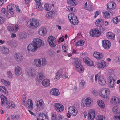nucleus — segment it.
Masks as SVG:
<instances>
[{"instance_id":"8fccbe9b","label":"nucleus","mask_w":120,"mask_h":120,"mask_svg":"<svg viewBox=\"0 0 120 120\" xmlns=\"http://www.w3.org/2000/svg\"><path fill=\"white\" fill-rule=\"evenodd\" d=\"M2 12L5 16L7 17L8 16V13L6 10L4 8H3L2 10Z\"/></svg>"},{"instance_id":"680f3d73","label":"nucleus","mask_w":120,"mask_h":120,"mask_svg":"<svg viewBox=\"0 0 120 120\" xmlns=\"http://www.w3.org/2000/svg\"><path fill=\"white\" fill-rule=\"evenodd\" d=\"M63 74V70L62 69H59L56 73V75H61Z\"/></svg>"},{"instance_id":"423d86ee","label":"nucleus","mask_w":120,"mask_h":120,"mask_svg":"<svg viewBox=\"0 0 120 120\" xmlns=\"http://www.w3.org/2000/svg\"><path fill=\"white\" fill-rule=\"evenodd\" d=\"M110 93L109 90L108 89H101L99 92V94L102 97L106 98Z\"/></svg>"},{"instance_id":"2f4dec72","label":"nucleus","mask_w":120,"mask_h":120,"mask_svg":"<svg viewBox=\"0 0 120 120\" xmlns=\"http://www.w3.org/2000/svg\"><path fill=\"white\" fill-rule=\"evenodd\" d=\"M1 104L2 105H4L7 102V98L3 95H1L0 96Z\"/></svg>"},{"instance_id":"b1692460","label":"nucleus","mask_w":120,"mask_h":120,"mask_svg":"<svg viewBox=\"0 0 120 120\" xmlns=\"http://www.w3.org/2000/svg\"><path fill=\"white\" fill-rule=\"evenodd\" d=\"M104 21L103 19H99L97 20L95 22V24L96 26L98 27L102 26L104 23Z\"/></svg>"},{"instance_id":"1a4fd4ad","label":"nucleus","mask_w":120,"mask_h":120,"mask_svg":"<svg viewBox=\"0 0 120 120\" xmlns=\"http://www.w3.org/2000/svg\"><path fill=\"white\" fill-rule=\"evenodd\" d=\"M14 58L17 61L21 62L23 60V55L20 53H15L14 55Z\"/></svg>"},{"instance_id":"c03bdc74","label":"nucleus","mask_w":120,"mask_h":120,"mask_svg":"<svg viewBox=\"0 0 120 120\" xmlns=\"http://www.w3.org/2000/svg\"><path fill=\"white\" fill-rule=\"evenodd\" d=\"M118 105H116L114 106L112 109V111L115 114H118V112H117L118 109Z\"/></svg>"},{"instance_id":"6ab92c4d","label":"nucleus","mask_w":120,"mask_h":120,"mask_svg":"<svg viewBox=\"0 0 120 120\" xmlns=\"http://www.w3.org/2000/svg\"><path fill=\"white\" fill-rule=\"evenodd\" d=\"M116 4L113 2H109L107 4V9L109 10H113L116 7Z\"/></svg>"},{"instance_id":"09e8293b","label":"nucleus","mask_w":120,"mask_h":120,"mask_svg":"<svg viewBox=\"0 0 120 120\" xmlns=\"http://www.w3.org/2000/svg\"><path fill=\"white\" fill-rule=\"evenodd\" d=\"M0 89L6 94L7 95L8 94L7 90L6 89V88L4 86H0Z\"/></svg>"},{"instance_id":"aec40b11","label":"nucleus","mask_w":120,"mask_h":120,"mask_svg":"<svg viewBox=\"0 0 120 120\" xmlns=\"http://www.w3.org/2000/svg\"><path fill=\"white\" fill-rule=\"evenodd\" d=\"M44 102L42 100H40L38 101L36 103L37 108L39 110H42L44 108Z\"/></svg>"},{"instance_id":"20e7f679","label":"nucleus","mask_w":120,"mask_h":120,"mask_svg":"<svg viewBox=\"0 0 120 120\" xmlns=\"http://www.w3.org/2000/svg\"><path fill=\"white\" fill-rule=\"evenodd\" d=\"M47 41L49 45L51 47H55L56 46V39L54 36H49L47 38Z\"/></svg>"},{"instance_id":"58836bf2","label":"nucleus","mask_w":120,"mask_h":120,"mask_svg":"<svg viewBox=\"0 0 120 120\" xmlns=\"http://www.w3.org/2000/svg\"><path fill=\"white\" fill-rule=\"evenodd\" d=\"M84 43V41L83 40H81L76 43V46H83Z\"/></svg>"},{"instance_id":"a211bd4d","label":"nucleus","mask_w":120,"mask_h":120,"mask_svg":"<svg viewBox=\"0 0 120 120\" xmlns=\"http://www.w3.org/2000/svg\"><path fill=\"white\" fill-rule=\"evenodd\" d=\"M93 56L95 58L98 60L102 59L104 56L103 54L97 52H94Z\"/></svg>"},{"instance_id":"f3484780","label":"nucleus","mask_w":120,"mask_h":120,"mask_svg":"<svg viewBox=\"0 0 120 120\" xmlns=\"http://www.w3.org/2000/svg\"><path fill=\"white\" fill-rule=\"evenodd\" d=\"M95 116V111L92 109H90L88 113V118L90 120H93Z\"/></svg>"},{"instance_id":"9d476101","label":"nucleus","mask_w":120,"mask_h":120,"mask_svg":"<svg viewBox=\"0 0 120 120\" xmlns=\"http://www.w3.org/2000/svg\"><path fill=\"white\" fill-rule=\"evenodd\" d=\"M102 45L105 49L108 50L110 48L111 44L109 40H104L102 41Z\"/></svg>"},{"instance_id":"c756f323","label":"nucleus","mask_w":120,"mask_h":120,"mask_svg":"<svg viewBox=\"0 0 120 120\" xmlns=\"http://www.w3.org/2000/svg\"><path fill=\"white\" fill-rule=\"evenodd\" d=\"M106 37L108 39L111 40H113L115 38V35L112 32H109L106 33Z\"/></svg>"},{"instance_id":"a19ab883","label":"nucleus","mask_w":120,"mask_h":120,"mask_svg":"<svg viewBox=\"0 0 120 120\" xmlns=\"http://www.w3.org/2000/svg\"><path fill=\"white\" fill-rule=\"evenodd\" d=\"M51 5L48 4H46L44 5V8L45 10L47 11H49L51 9Z\"/></svg>"},{"instance_id":"37998d69","label":"nucleus","mask_w":120,"mask_h":120,"mask_svg":"<svg viewBox=\"0 0 120 120\" xmlns=\"http://www.w3.org/2000/svg\"><path fill=\"white\" fill-rule=\"evenodd\" d=\"M53 18L56 17L57 15V12L55 10H52L50 11Z\"/></svg>"},{"instance_id":"f8f14e48","label":"nucleus","mask_w":120,"mask_h":120,"mask_svg":"<svg viewBox=\"0 0 120 120\" xmlns=\"http://www.w3.org/2000/svg\"><path fill=\"white\" fill-rule=\"evenodd\" d=\"M68 111L73 116H75L78 113V111L76 108L73 106L69 107L68 110Z\"/></svg>"},{"instance_id":"79ce46f5","label":"nucleus","mask_w":120,"mask_h":120,"mask_svg":"<svg viewBox=\"0 0 120 120\" xmlns=\"http://www.w3.org/2000/svg\"><path fill=\"white\" fill-rule=\"evenodd\" d=\"M43 78V75H37L36 79L37 82H41Z\"/></svg>"},{"instance_id":"603ef678","label":"nucleus","mask_w":120,"mask_h":120,"mask_svg":"<svg viewBox=\"0 0 120 120\" xmlns=\"http://www.w3.org/2000/svg\"><path fill=\"white\" fill-rule=\"evenodd\" d=\"M105 116L103 115H98L96 118L97 120H105Z\"/></svg>"},{"instance_id":"de8ad7c7","label":"nucleus","mask_w":120,"mask_h":120,"mask_svg":"<svg viewBox=\"0 0 120 120\" xmlns=\"http://www.w3.org/2000/svg\"><path fill=\"white\" fill-rule=\"evenodd\" d=\"M107 81L108 82H115L114 78L111 75L108 77Z\"/></svg>"},{"instance_id":"052dcab7","label":"nucleus","mask_w":120,"mask_h":120,"mask_svg":"<svg viewBox=\"0 0 120 120\" xmlns=\"http://www.w3.org/2000/svg\"><path fill=\"white\" fill-rule=\"evenodd\" d=\"M100 31H101V34L105 30V28L104 27L102 26H100Z\"/></svg>"},{"instance_id":"dca6fc26","label":"nucleus","mask_w":120,"mask_h":120,"mask_svg":"<svg viewBox=\"0 0 120 120\" xmlns=\"http://www.w3.org/2000/svg\"><path fill=\"white\" fill-rule=\"evenodd\" d=\"M75 68L77 71L80 73H83L84 71L83 66L79 63L76 64L75 65Z\"/></svg>"},{"instance_id":"5701e85b","label":"nucleus","mask_w":120,"mask_h":120,"mask_svg":"<svg viewBox=\"0 0 120 120\" xmlns=\"http://www.w3.org/2000/svg\"><path fill=\"white\" fill-rule=\"evenodd\" d=\"M14 72L15 74L17 75H20L22 73V70L21 68L19 66H17L15 69Z\"/></svg>"},{"instance_id":"39448f33","label":"nucleus","mask_w":120,"mask_h":120,"mask_svg":"<svg viewBox=\"0 0 120 120\" xmlns=\"http://www.w3.org/2000/svg\"><path fill=\"white\" fill-rule=\"evenodd\" d=\"M89 34L92 37H99L101 35V31L98 29L94 28L90 30Z\"/></svg>"},{"instance_id":"e433bc0d","label":"nucleus","mask_w":120,"mask_h":120,"mask_svg":"<svg viewBox=\"0 0 120 120\" xmlns=\"http://www.w3.org/2000/svg\"><path fill=\"white\" fill-rule=\"evenodd\" d=\"M107 71L109 74L110 75H116L117 74V72L116 70L112 69H108Z\"/></svg>"},{"instance_id":"cd10ccee","label":"nucleus","mask_w":120,"mask_h":120,"mask_svg":"<svg viewBox=\"0 0 120 120\" xmlns=\"http://www.w3.org/2000/svg\"><path fill=\"white\" fill-rule=\"evenodd\" d=\"M50 93L51 94L55 96H58L60 94L59 90L56 88L52 89L50 91Z\"/></svg>"},{"instance_id":"69168bd1","label":"nucleus","mask_w":120,"mask_h":120,"mask_svg":"<svg viewBox=\"0 0 120 120\" xmlns=\"http://www.w3.org/2000/svg\"><path fill=\"white\" fill-rule=\"evenodd\" d=\"M119 114L120 115L119 116H115L113 120H120V113Z\"/></svg>"},{"instance_id":"6e6d98bb","label":"nucleus","mask_w":120,"mask_h":120,"mask_svg":"<svg viewBox=\"0 0 120 120\" xmlns=\"http://www.w3.org/2000/svg\"><path fill=\"white\" fill-rule=\"evenodd\" d=\"M110 15V13L109 12L106 11L103 12V14L104 17L107 18H108Z\"/></svg>"},{"instance_id":"6e6552de","label":"nucleus","mask_w":120,"mask_h":120,"mask_svg":"<svg viewBox=\"0 0 120 120\" xmlns=\"http://www.w3.org/2000/svg\"><path fill=\"white\" fill-rule=\"evenodd\" d=\"M83 61L84 63L88 66H92L94 65L93 61L89 57H84L83 58Z\"/></svg>"},{"instance_id":"864d4df0","label":"nucleus","mask_w":120,"mask_h":120,"mask_svg":"<svg viewBox=\"0 0 120 120\" xmlns=\"http://www.w3.org/2000/svg\"><path fill=\"white\" fill-rule=\"evenodd\" d=\"M36 7L37 10L39 11H42L43 10V8L41 5H36Z\"/></svg>"},{"instance_id":"774afa93","label":"nucleus","mask_w":120,"mask_h":120,"mask_svg":"<svg viewBox=\"0 0 120 120\" xmlns=\"http://www.w3.org/2000/svg\"><path fill=\"white\" fill-rule=\"evenodd\" d=\"M60 104L58 103H56L55 104V105L54 106V107L55 109L57 111V110L58 109L59 107L60 106Z\"/></svg>"},{"instance_id":"49530a36","label":"nucleus","mask_w":120,"mask_h":120,"mask_svg":"<svg viewBox=\"0 0 120 120\" xmlns=\"http://www.w3.org/2000/svg\"><path fill=\"white\" fill-rule=\"evenodd\" d=\"M1 81L3 83L7 86H8L10 85L9 82V81L5 80L4 79H1Z\"/></svg>"},{"instance_id":"393cba45","label":"nucleus","mask_w":120,"mask_h":120,"mask_svg":"<svg viewBox=\"0 0 120 120\" xmlns=\"http://www.w3.org/2000/svg\"><path fill=\"white\" fill-rule=\"evenodd\" d=\"M41 67H43L46 65L47 63V60L44 58L39 59Z\"/></svg>"},{"instance_id":"72a5a7b5","label":"nucleus","mask_w":120,"mask_h":120,"mask_svg":"<svg viewBox=\"0 0 120 120\" xmlns=\"http://www.w3.org/2000/svg\"><path fill=\"white\" fill-rule=\"evenodd\" d=\"M67 2L69 5L73 6H75L77 4L76 0H67Z\"/></svg>"},{"instance_id":"7ed1b4c3","label":"nucleus","mask_w":120,"mask_h":120,"mask_svg":"<svg viewBox=\"0 0 120 120\" xmlns=\"http://www.w3.org/2000/svg\"><path fill=\"white\" fill-rule=\"evenodd\" d=\"M68 18L70 23L74 25L78 24L79 21L77 17L74 14L71 13L68 15Z\"/></svg>"},{"instance_id":"f704fd0d","label":"nucleus","mask_w":120,"mask_h":120,"mask_svg":"<svg viewBox=\"0 0 120 120\" xmlns=\"http://www.w3.org/2000/svg\"><path fill=\"white\" fill-rule=\"evenodd\" d=\"M113 22L115 24H118L120 21V16L116 17L112 19Z\"/></svg>"},{"instance_id":"5fc2aeb1","label":"nucleus","mask_w":120,"mask_h":120,"mask_svg":"<svg viewBox=\"0 0 120 120\" xmlns=\"http://www.w3.org/2000/svg\"><path fill=\"white\" fill-rule=\"evenodd\" d=\"M115 83L116 82H108V86L109 87L112 88L114 87Z\"/></svg>"},{"instance_id":"a18cd8bd","label":"nucleus","mask_w":120,"mask_h":120,"mask_svg":"<svg viewBox=\"0 0 120 120\" xmlns=\"http://www.w3.org/2000/svg\"><path fill=\"white\" fill-rule=\"evenodd\" d=\"M45 17L48 19H51L54 18L50 11L46 13Z\"/></svg>"},{"instance_id":"473e14b6","label":"nucleus","mask_w":120,"mask_h":120,"mask_svg":"<svg viewBox=\"0 0 120 120\" xmlns=\"http://www.w3.org/2000/svg\"><path fill=\"white\" fill-rule=\"evenodd\" d=\"M90 3H87V2L85 3L84 8L85 9L88 10H91L92 9V7L91 4H90Z\"/></svg>"},{"instance_id":"4d7b16f0","label":"nucleus","mask_w":120,"mask_h":120,"mask_svg":"<svg viewBox=\"0 0 120 120\" xmlns=\"http://www.w3.org/2000/svg\"><path fill=\"white\" fill-rule=\"evenodd\" d=\"M86 82L83 80H81L80 83V87L82 88L83 89L85 87V86Z\"/></svg>"},{"instance_id":"7c9ffc66","label":"nucleus","mask_w":120,"mask_h":120,"mask_svg":"<svg viewBox=\"0 0 120 120\" xmlns=\"http://www.w3.org/2000/svg\"><path fill=\"white\" fill-rule=\"evenodd\" d=\"M33 65L37 68L41 67L39 59H35L33 61Z\"/></svg>"},{"instance_id":"4468645a","label":"nucleus","mask_w":120,"mask_h":120,"mask_svg":"<svg viewBox=\"0 0 120 120\" xmlns=\"http://www.w3.org/2000/svg\"><path fill=\"white\" fill-rule=\"evenodd\" d=\"M38 70L33 68H30L27 69L26 71V74L35 75H37L38 73Z\"/></svg>"},{"instance_id":"412c9836","label":"nucleus","mask_w":120,"mask_h":120,"mask_svg":"<svg viewBox=\"0 0 120 120\" xmlns=\"http://www.w3.org/2000/svg\"><path fill=\"white\" fill-rule=\"evenodd\" d=\"M110 102L113 104L118 105L120 102L119 98L118 97L113 96L111 99Z\"/></svg>"},{"instance_id":"0e129e2a","label":"nucleus","mask_w":120,"mask_h":120,"mask_svg":"<svg viewBox=\"0 0 120 120\" xmlns=\"http://www.w3.org/2000/svg\"><path fill=\"white\" fill-rule=\"evenodd\" d=\"M8 29L9 31H15V28L14 27L9 26L8 28Z\"/></svg>"},{"instance_id":"ea45409f","label":"nucleus","mask_w":120,"mask_h":120,"mask_svg":"<svg viewBox=\"0 0 120 120\" xmlns=\"http://www.w3.org/2000/svg\"><path fill=\"white\" fill-rule=\"evenodd\" d=\"M19 37L21 39H25L27 37V34L25 32H24L21 33L19 34Z\"/></svg>"},{"instance_id":"f257e3e1","label":"nucleus","mask_w":120,"mask_h":120,"mask_svg":"<svg viewBox=\"0 0 120 120\" xmlns=\"http://www.w3.org/2000/svg\"><path fill=\"white\" fill-rule=\"evenodd\" d=\"M43 44V41L39 37L34 38L31 43L27 46V49L29 52H35Z\"/></svg>"},{"instance_id":"0eeeda50","label":"nucleus","mask_w":120,"mask_h":120,"mask_svg":"<svg viewBox=\"0 0 120 120\" xmlns=\"http://www.w3.org/2000/svg\"><path fill=\"white\" fill-rule=\"evenodd\" d=\"M98 79L99 83L100 85H103L105 84L106 82V80L103 76L101 75H95V81H96Z\"/></svg>"},{"instance_id":"bb28decb","label":"nucleus","mask_w":120,"mask_h":120,"mask_svg":"<svg viewBox=\"0 0 120 120\" xmlns=\"http://www.w3.org/2000/svg\"><path fill=\"white\" fill-rule=\"evenodd\" d=\"M91 98L90 97H87L86 98L85 100V104H84L83 106H86L89 107L91 106Z\"/></svg>"},{"instance_id":"4c0bfd02","label":"nucleus","mask_w":120,"mask_h":120,"mask_svg":"<svg viewBox=\"0 0 120 120\" xmlns=\"http://www.w3.org/2000/svg\"><path fill=\"white\" fill-rule=\"evenodd\" d=\"M28 108L30 110H32L33 108V104L32 101L31 99H28Z\"/></svg>"},{"instance_id":"4be33fe9","label":"nucleus","mask_w":120,"mask_h":120,"mask_svg":"<svg viewBox=\"0 0 120 120\" xmlns=\"http://www.w3.org/2000/svg\"><path fill=\"white\" fill-rule=\"evenodd\" d=\"M4 105L8 109H12L15 108V106L13 102L11 101H10L9 102L7 101V102L6 104H5Z\"/></svg>"},{"instance_id":"13d9d810","label":"nucleus","mask_w":120,"mask_h":120,"mask_svg":"<svg viewBox=\"0 0 120 120\" xmlns=\"http://www.w3.org/2000/svg\"><path fill=\"white\" fill-rule=\"evenodd\" d=\"M64 107L63 106L60 104V106L59 107L58 109L57 110L58 112H60L63 111L64 109Z\"/></svg>"},{"instance_id":"c9c22d12","label":"nucleus","mask_w":120,"mask_h":120,"mask_svg":"<svg viewBox=\"0 0 120 120\" xmlns=\"http://www.w3.org/2000/svg\"><path fill=\"white\" fill-rule=\"evenodd\" d=\"M66 11L69 12H74L75 11V9L74 7L69 6L67 7Z\"/></svg>"},{"instance_id":"a878e982","label":"nucleus","mask_w":120,"mask_h":120,"mask_svg":"<svg viewBox=\"0 0 120 120\" xmlns=\"http://www.w3.org/2000/svg\"><path fill=\"white\" fill-rule=\"evenodd\" d=\"M0 52L4 54H7L9 52V49L5 46H3L0 47Z\"/></svg>"},{"instance_id":"e2e57ef3","label":"nucleus","mask_w":120,"mask_h":120,"mask_svg":"<svg viewBox=\"0 0 120 120\" xmlns=\"http://www.w3.org/2000/svg\"><path fill=\"white\" fill-rule=\"evenodd\" d=\"M116 62L118 63H120V56H117L115 58Z\"/></svg>"},{"instance_id":"338daca9","label":"nucleus","mask_w":120,"mask_h":120,"mask_svg":"<svg viewBox=\"0 0 120 120\" xmlns=\"http://www.w3.org/2000/svg\"><path fill=\"white\" fill-rule=\"evenodd\" d=\"M35 0L36 2V5H41V0Z\"/></svg>"},{"instance_id":"c85d7f7f","label":"nucleus","mask_w":120,"mask_h":120,"mask_svg":"<svg viewBox=\"0 0 120 120\" xmlns=\"http://www.w3.org/2000/svg\"><path fill=\"white\" fill-rule=\"evenodd\" d=\"M50 80L47 79H45L43 80L42 82L43 85L45 87H47L50 85Z\"/></svg>"},{"instance_id":"3c124183","label":"nucleus","mask_w":120,"mask_h":120,"mask_svg":"<svg viewBox=\"0 0 120 120\" xmlns=\"http://www.w3.org/2000/svg\"><path fill=\"white\" fill-rule=\"evenodd\" d=\"M98 105L102 109L104 108V104L103 101L102 100H100L98 102Z\"/></svg>"},{"instance_id":"f03ea898","label":"nucleus","mask_w":120,"mask_h":120,"mask_svg":"<svg viewBox=\"0 0 120 120\" xmlns=\"http://www.w3.org/2000/svg\"><path fill=\"white\" fill-rule=\"evenodd\" d=\"M27 25L30 28L34 29L39 26L40 23L37 19L33 18L29 19L27 21Z\"/></svg>"},{"instance_id":"9b49d317","label":"nucleus","mask_w":120,"mask_h":120,"mask_svg":"<svg viewBox=\"0 0 120 120\" xmlns=\"http://www.w3.org/2000/svg\"><path fill=\"white\" fill-rule=\"evenodd\" d=\"M15 5L14 4H11L8 5L7 7V8L9 13L11 15H13L15 10Z\"/></svg>"},{"instance_id":"ddd939ff","label":"nucleus","mask_w":120,"mask_h":120,"mask_svg":"<svg viewBox=\"0 0 120 120\" xmlns=\"http://www.w3.org/2000/svg\"><path fill=\"white\" fill-rule=\"evenodd\" d=\"M96 64L98 68L100 69H103L106 67L107 63L105 61L101 60L97 62Z\"/></svg>"},{"instance_id":"bf43d9fd","label":"nucleus","mask_w":120,"mask_h":120,"mask_svg":"<svg viewBox=\"0 0 120 120\" xmlns=\"http://www.w3.org/2000/svg\"><path fill=\"white\" fill-rule=\"evenodd\" d=\"M68 46L67 44H64L62 46V49L64 52H66L67 50Z\"/></svg>"},{"instance_id":"2eb2a0df","label":"nucleus","mask_w":120,"mask_h":120,"mask_svg":"<svg viewBox=\"0 0 120 120\" xmlns=\"http://www.w3.org/2000/svg\"><path fill=\"white\" fill-rule=\"evenodd\" d=\"M38 33L40 35L44 36L47 34V30L45 27H42L39 29Z\"/></svg>"}]
</instances>
